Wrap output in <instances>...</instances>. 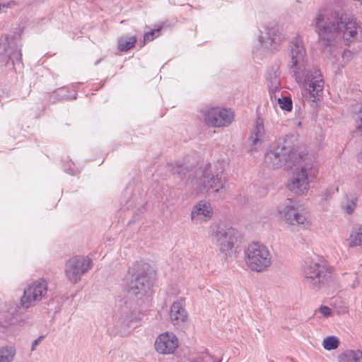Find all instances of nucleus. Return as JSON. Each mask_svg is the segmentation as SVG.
<instances>
[{
    "instance_id": "nucleus-30",
    "label": "nucleus",
    "mask_w": 362,
    "mask_h": 362,
    "mask_svg": "<svg viewBox=\"0 0 362 362\" xmlns=\"http://www.w3.org/2000/svg\"><path fill=\"white\" fill-rule=\"evenodd\" d=\"M65 91L64 88L59 89L57 95L60 100H74L76 98V93H74L73 95H68L64 93Z\"/></svg>"
},
{
    "instance_id": "nucleus-11",
    "label": "nucleus",
    "mask_w": 362,
    "mask_h": 362,
    "mask_svg": "<svg viewBox=\"0 0 362 362\" xmlns=\"http://www.w3.org/2000/svg\"><path fill=\"white\" fill-rule=\"evenodd\" d=\"M278 211L281 218L289 225L303 228H306L310 225L305 209L300 208L291 199H287L282 205L279 206Z\"/></svg>"
},
{
    "instance_id": "nucleus-14",
    "label": "nucleus",
    "mask_w": 362,
    "mask_h": 362,
    "mask_svg": "<svg viewBox=\"0 0 362 362\" xmlns=\"http://www.w3.org/2000/svg\"><path fill=\"white\" fill-rule=\"evenodd\" d=\"M205 122L214 127L228 126L233 120V113L228 109L212 107L204 113Z\"/></svg>"
},
{
    "instance_id": "nucleus-34",
    "label": "nucleus",
    "mask_w": 362,
    "mask_h": 362,
    "mask_svg": "<svg viewBox=\"0 0 362 362\" xmlns=\"http://www.w3.org/2000/svg\"><path fill=\"white\" fill-rule=\"evenodd\" d=\"M354 275L356 276V277H355V278L356 279V281H354V282L351 284V287H352V288H355V287H356L357 286H358V284H359L357 274H355Z\"/></svg>"
},
{
    "instance_id": "nucleus-5",
    "label": "nucleus",
    "mask_w": 362,
    "mask_h": 362,
    "mask_svg": "<svg viewBox=\"0 0 362 362\" xmlns=\"http://www.w3.org/2000/svg\"><path fill=\"white\" fill-rule=\"evenodd\" d=\"M303 274V285L315 291L326 286L332 280L329 269L325 265L314 261L306 264Z\"/></svg>"
},
{
    "instance_id": "nucleus-18",
    "label": "nucleus",
    "mask_w": 362,
    "mask_h": 362,
    "mask_svg": "<svg viewBox=\"0 0 362 362\" xmlns=\"http://www.w3.org/2000/svg\"><path fill=\"white\" fill-rule=\"evenodd\" d=\"M265 130L264 128L263 119L258 117L256 118L255 125L251 131V134L249 138L250 142V151H256L264 140Z\"/></svg>"
},
{
    "instance_id": "nucleus-38",
    "label": "nucleus",
    "mask_w": 362,
    "mask_h": 362,
    "mask_svg": "<svg viewBox=\"0 0 362 362\" xmlns=\"http://www.w3.org/2000/svg\"><path fill=\"white\" fill-rule=\"evenodd\" d=\"M66 172H67L68 173H70V174H74L73 170H71V169H70V170H66Z\"/></svg>"
},
{
    "instance_id": "nucleus-7",
    "label": "nucleus",
    "mask_w": 362,
    "mask_h": 362,
    "mask_svg": "<svg viewBox=\"0 0 362 362\" xmlns=\"http://www.w3.org/2000/svg\"><path fill=\"white\" fill-rule=\"evenodd\" d=\"M264 30V33L261 32L259 35V45L255 47L253 52L267 55L279 49L284 40V36L276 23H269Z\"/></svg>"
},
{
    "instance_id": "nucleus-3",
    "label": "nucleus",
    "mask_w": 362,
    "mask_h": 362,
    "mask_svg": "<svg viewBox=\"0 0 362 362\" xmlns=\"http://www.w3.org/2000/svg\"><path fill=\"white\" fill-rule=\"evenodd\" d=\"M312 26L318 35L319 41L325 46L331 45L335 40L351 41L357 34L355 19L328 8L318 11Z\"/></svg>"
},
{
    "instance_id": "nucleus-29",
    "label": "nucleus",
    "mask_w": 362,
    "mask_h": 362,
    "mask_svg": "<svg viewBox=\"0 0 362 362\" xmlns=\"http://www.w3.org/2000/svg\"><path fill=\"white\" fill-rule=\"evenodd\" d=\"M356 207V200H348L346 203L342 204V208L348 214H351Z\"/></svg>"
},
{
    "instance_id": "nucleus-13",
    "label": "nucleus",
    "mask_w": 362,
    "mask_h": 362,
    "mask_svg": "<svg viewBox=\"0 0 362 362\" xmlns=\"http://www.w3.org/2000/svg\"><path fill=\"white\" fill-rule=\"evenodd\" d=\"M47 292V283L45 279H40L30 284L23 292L21 298L23 308H28L41 300Z\"/></svg>"
},
{
    "instance_id": "nucleus-16",
    "label": "nucleus",
    "mask_w": 362,
    "mask_h": 362,
    "mask_svg": "<svg viewBox=\"0 0 362 362\" xmlns=\"http://www.w3.org/2000/svg\"><path fill=\"white\" fill-rule=\"evenodd\" d=\"M19 309L20 306L14 301H9L4 305L0 310V329H8L18 322L16 316Z\"/></svg>"
},
{
    "instance_id": "nucleus-10",
    "label": "nucleus",
    "mask_w": 362,
    "mask_h": 362,
    "mask_svg": "<svg viewBox=\"0 0 362 362\" xmlns=\"http://www.w3.org/2000/svg\"><path fill=\"white\" fill-rule=\"evenodd\" d=\"M211 236L212 241L218 247L223 257L228 259L232 257L238 231L232 227L218 226L213 230Z\"/></svg>"
},
{
    "instance_id": "nucleus-33",
    "label": "nucleus",
    "mask_w": 362,
    "mask_h": 362,
    "mask_svg": "<svg viewBox=\"0 0 362 362\" xmlns=\"http://www.w3.org/2000/svg\"><path fill=\"white\" fill-rule=\"evenodd\" d=\"M44 338L45 337L41 335L33 341L30 349L31 351H34L36 349V347L40 344Z\"/></svg>"
},
{
    "instance_id": "nucleus-37",
    "label": "nucleus",
    "mask_w": 362,
    "mask_h": 362,
    "mask_svg": "<svg viewBox=\"0 0 362 362\" xmlns=\"http://www.w3.org/2000/svg\"><path fill=\"white\" fill-rule=\"evenodd\" d=\"M346 54L350 55V54H351V52H350L349 51H347V52L344 51V53H343V57H344V56H345V55H346Z\"/></svg>"
},
{
    "instance_id": "nucleus-31",
    "label": "nucleus",
    "mask_w": 362,
    "mask_h": 362,
    "mask_svg": "<svg viewBox=\"0 0 362 362\" xmlns=\"http://www.w3.org/2000/svg\"><path fill=\"white\" fill-rule=\"evenodd\" d=\"M21 51L18 49V51H15L12 54H9V59L11 60L12 63L14 64L16 62H21Z\"/></svg>"
},
{
    "instance_id": "nucleus-15",
    "label": "nucleus",
    "mask_w": 362,
    "mask_h": 362,
    "mask_svg": "<svg viewBox=\"0 0 362 362\" xmlns=\"http://www.w3.org/2000/svg\"><path fill=\"white\" fill-rule=\"evenodd\" d=\"M178 346V339L172 332L160 334L155 342L156 351L161 354H173Z\"/></svg>"
},
{
    "instance_id": "nucleus-1",
    "label": "nucleus",
    "mask_w": 362,
    "mask_h": 362,
    "mask_svg": "<svg viewBox=\"0 0 362 362\" xmlns=\"http://www.w3.org/2000/svg\"><path fill=\"white\" fill-rule=\"evenodd\" d=\"M288 67L290 74L304 88L303 97L309 95L315 102L321 97L324 88V81L320 70L312 66L303 39L296 37L290 42L288 54Z\"/></svg>"
},
{
    "instance_id": "nucleus-22",
    "label": "nucleus",
    "mask_w": 362,
    "mask_h": 362,
    "mask_svg": "<svg viewBox=\"0 0 362 362\" xmlns=\"http://www.w3.org/2000/svg\"><path fill=\"white\" fill-rule=\"evenodd\" d=\"M16 351L14 346L6 345L0 347V362H13Z\"/></svg>"
},
{
    "instance_id": "nucleus-28",
    "label": "nucleus",
    "mask_w": 362,
    "mask_h": 362,
    "mask_svg": "<svg viewBox=\"0 0 362 362\" xmlns=\"http://www.w3.org/2000/svg\"><path fill=\"white\" fill-rule=\"evenodd\" d=\"M169 170L173 174L182 175L187 171L186 168L182 165H169Z\"/></svg>"
},
{
    "instance_id": "nucleus-32",
    "label": "nucleus",
    "mask_w": 362,
    "mask_h": 362,
    "mask_svg": "<svg viewBox=\"0 0 362 362\" xmlns=\"http://www.w3.org/2000/svg\"><path fill=\"white\" fill-rule=\"evenodd\" d=\"M320 312L325 316L329 317L332 314V310L327 305H321L320 308Z\"/></svg>"
},
{
    "instance_id": "nucleus-35",
    "label": "nucleus",
    "mask_w": 362,
    "mask_h": 362,
    "mask_svg": "<svg viewBox=\"0 0 362 362\" xmlns=\"http://www.w3.org/2000/svg\"><path fill=\"white\" fill-rule=\"evenodd\" d=\"M11 3L0 4V11H1L2 8H8V7L11 5Z\"/></svg>"
},
{
    "instance_id": "nucleus-23",
    "label": "nucleus",
    "mask_w": 362,
    "mask_h": 362,
    "mask_svg": "<svg viewBox=\"0 0 362 362\" xmlns=\"http://www.w3.org/2000/svg\"><path fill=\"white\" fill-rule=\"evenodd\" d=\"M136 42V36H122L118 39V49L122 52H127L134 46Z\"/></svg>"
},
{
    "instance_id": "nucleus-21",
    "label": "nucleus",
    "mask_w": 362,
    "mask_h": 362,
    "mask_svg": "<svg viewBox=\"0 0 362 362\" xmlns=\"http://www.w3.org/2000/svg\"><path fill=\"white\" fill-rule=\"evenodd\" d=\"M362 351L359 350H346L338 356L339 362H360Z\"/></svg>"
},
{
    "instance_id": "nucleus-19",
    "label": "nucleus",
    "mask_w": 362,
    "mask_h": 362,
    "mask_svg": "<svg viewBox=\"0 0 362 362\" xmlns=\"http://www.w3.org/2000/svg\"><path fill=\"white\" fill-rule=\"evenodd\" d=\"M280 76L279 63H275L268 69L266 74V81L271 95L279 90L281 88Z\"/></svg>"
},
{
    "instance_id": "nucleus-26",
    "label": "nucleus",
    "mask_w": 362,
    "mask_h": 362,
    "mask_svg": "<svg viewBox=\"0 0 362 362\" xmlns=\"http://www.w3.org/2000/svg\"><path fill=\"white\" fill-rule=\"evenodd\" d=\"M278 103L280 107L286 111H291L293 107L291 98L287 96L278 98Z\"/></svg>"
},
{
    "instance_id": "nucleus-9",
    "label": "nucleus",
    "mask_w": 362,
    "mask_h": 362,
    "mask_svg": "<svg viewBox=\"0 0 362 362\" xmlns=\"http://www.w3.org/2000/svg\"><path fill=\"white\" fill-rule=\"evenodd\" d=\"M317 173L318 165L316 162H306L299 171L296 172L286 187L296 194H303L308 189L309 180L315 178Z\"/></svg>"
},
{
    "instance_id": "nucleus-25",
    "label": "nucleus",
    "mask_w": 362,
    "mask_h": 362,
    "mask_svg": "<svg viewBox=\"0 0 362 362\" xmlns=\"http://www.w3.org/2000/svg\"><path fill=\"white\" fill-rule=\"evenodd\" d=\"M339 341L335 336H329L324 339L322 341L323 348L325 350L331 351L338 348L339 346Z\"/></svg>"
},
{
    "instance_id": "nucleus-27",
    "label": "nucleus",
    "mask_w": 362,
    "mask_h": 362,
    "mask_svg": "<svg viewBox=\"0 0 362 362\" xmlns=\"http://www.w3.org/2000/svg\"><path fill=\"white\" fill-rule=\"evenodd\" d=\"M159 30H153L150 32H147L144 35V42L142 46H144L146 42L152 41L156 37L158 36Z\"/></svg>"
},
{
    "instance_id": "nucleus-36",
    "label": "nucleus",
    "mask_w": 362,
    "mask_h": 362,
    "mask_svg": "<svg viewBox=\"0 0 362 362\" xmlns=\"http://www.w3.org/2000/svg\"><path fill=\"white\" fill-rule=\"evenodd\" d=\"M358 119L361 121V123L358 124L357 129L361 130L362 129V117H358Z\"/></svg>"
},
{
    "instance_id": "nucleus-8",
    "label": "nucleus",
    "mask_w": 362,
    "mask_h": 362,
    "mask_svg": "<svg viewBox=\"0 0 362 362\" xmlns=\"http://www.w3.org/2000/svg\"><path fill=\"white\" fill-rule=\"evenodd\" d=\"M211 165L206 164L196 172V178L193 180L194 185L199 192L213 189L218 192L223 189L226 184V177L222 172L214 174L211 173Z\"/></svg>"
},
{
    "instance_id": "nucleus-12",
    "label": "nucleus",
    "mask_w": 362,
    "mask_h": 362,
    "mask_svg": "<svg viewBox=\"0 0 362 362\" xmlns=\"http://www.w3.org/2000/svg\"><path fill=\"white\" fill-rule=\"evenodd\" d=\"M91 267V259L84 256H75L66 262L65 275L71 283L76 284Z\"/></svg>"
},
{
    "instance_id": "nucleus-20",
    "label": "nucleus",
    "mask_w": 362,
    "mask_h": 362,
    "mask_svg": "<svg viewBox=\"0 0 362 362\" xmlns=\"http://www.w3.org/2000/svg\"><path fill=\"white\" fill-rule=\"evenodd\" d=\"M170 318L173 324L178 328L181 327L187 320V313L182 300H177L173 303L170 310Z\"/></svg>"
},
{
    "instance_id": "nucleus-6",
    "label": "nucleus",
    "mask_w": 362,
    "mask_h": 362,
    "mask_svg": "<svg viewBox=\"0 0 362 362\" xmlns=\"http://www.w3.org/2000/svg\"><path fill=\"white\" fill-rule=\"evenodd\" d=\"M245 259L247 267L253 272H262L272 264V254L269 248L259 243L248 245L245 251Z\"/></svg>"
},
{
    "instance_id": "nucleus-4",
    "label": "nucleus",
    "mask_w": 362,
    "mask_h": 362,
    "mask_svg": "<svg viewBox=\"0 0 362 362\" xmlns=\"http://www.w3.org/2000/svg\"><path fill=\"white\" fill-rule=\"evenodd\" d=\"M300 160L298 146L293 136L287 135L279 140L264 156V162L272 168H291Z\"/></svg>"
},
{
    "instance_id": "nucleus-24",
    "label": "nucleus",
    "mask_w": 362,
    "mask_h": 362,
    "mask_svg": "<svg viewBox=\"0 0 362 362\" xmlns=\"http://www.w3.org/2000/svg\"><path fill=\"white\" fill-rule=\"evenodd\" d=\"M362 243V227L358 226L354 228V230L350 235L349 239V245L350 247H354L361 245Z\"/></svg>"
},
{
    "instance_id": "nucleus-17",
    "label": "nucleus",
    "mask_w": 362,
    "mask_h": 362,
    "mask_svg": "<svg viewBox=\"0 0 362 362\" xmlns=\"http://www.w3.org/2000/svg\"><path fill=\"white\" fill-rule=\"evenodd\" d=\"M213 215L210 203L201 201L196 204L191 211V220L195 224H201L209 221Z\"/></svg>"
},
{
    "instance_id": "nucleus-2",
    "label": "nucleus",
    "mask_w": 362,
    "mask_h": 362,
    "mask_svg": "<svg viewBox=\"0 0 362 362\" xmlns=\"http://www.w3.org/2000/svg\"><path fill=\"white\" fill-rule=\"evenodd\" d=\"M133 279L128 284L127 292L136 299L127 300L121 308L123 323L130 327L134 321L140 320L141 305L149 300V292L156 277V271L151 264L144 262L134 264Z\"/></svg>"
}]
</instances>
